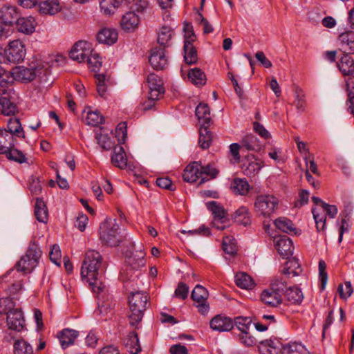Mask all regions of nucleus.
Instances as JSON below:
<instances>
[{
    "label": "nucleus",
    "instance_id": "f257e3e1",
    "mask_svg": "<svg viewBox=\"0 0 354 354\" xmlns=\"http://www.w3.org/2000/svg\"><path fill=\"white\" fill-rule=\"evenodd\" d=\"M102 262V257L100 252L89 250L85 253L81 268L82 279L88 283L92 291L96 294H100L106 289V286L98 279Z\"/></svg>",
    "mask_w": 354,
    "mask_h": 354
},
{
    "label": "nucleus",
    "instance_id": "f03ea898",
    "mask_svg": "<svg viewBox=\"0 0 354 354\" xmlns=\"http://www.w3.org/2000/svg\"><path fill=\"white\" fill-rule=\"evenodd\" d=\"M148 297L145 292L138 291L131 293L129 297V324L135 326L140 322L142 319L144 312L147 308Z\"/></svg>",
    "mask_w": 354,
    "mask_h": 354
},
{
    "label": "nucleus",
    "instance_id": "7ed1b4c3",
    "mask_svg": "<svg viewBox=\"0 0 354 354\" xmlns=\"http://www.w3.org/2000/svg\"><path fill=\"white\" fill-rule=\"evenodd\" d=\"M100 239L103 245L115 247L123 240L115 220H106L100 227Z\"/></svg>",
    "mask_w": 354,
    "mask_h": 354
},
{
    "label": "nucleus",
    "instance_id": "20e7f679",
    "mask_svg": "<svg viewBox=\"0 0 354 354\" xmlns=\"http://www.w3.org/2000/svg\"><path fill=\"white\" fill-rule=\"evenodd\" d=\"M254 207L257 214L269 218L277 210L279 199L274 195H259L255 198Z\"/></svg>",
    "mask_w": 354,
    "mask_h": 354
},
{
    "label": "nucleus",
    "instance_id": "39448f33",
    "mask_svg": "<svg viewBox=\"0 0 354 354\" xmlns=\"http://www.w3.org/2000/svg\"><path fill=\"white\" fill-rule=\"evenodd\" d=\"M26 53L25 45L19 39L10 41L5 50L7 59L12 63L22 62L26 56Z\"/></svg>",
    "mask_w": 354,
    "mask_h": 354
},
{
    "label": "nucleus",
    "instance_id": "423d86ee",
    "mask_svg": "<svg viewBox=\"0 0 354 354\" xmlns=\"http://www.w3.org/2000/svg\"><path fill=\"white\" fill-rule=\"evenodd\" d=\"M42 68L18 66L13 70L14 80L21 82H31L41 73Z\"/></svg>",
    "mask_w": 354,
    "mask_h": 354
},
{
    "label": "nucleus",
    "instance_id": "0eeeda50",
    "mask_svg": "<svg viewBox=\"0 0 354 354\" xmlns=\"http://www.w3.org/2000/svg\"><path fill=\"white\" fill-rule=\"evenodd\" d=\"M151 99H160L165 93L162 79L155 73H150L147 77Z\"/></svg>",
    "mask_w": 354,
    "mask_h": 354
},
{
    "label": "nucleus",
    "instance_id": "6e6552de",
    "mask_svg": "<svg viewBox=\"0 0 354 354\" xmlns=\"http://www.w3.org/2000/svg\"><path fill=\"white\" fill-rule=\"evenodd\" d=\"M274 247L283 258L289 259L293 254L292 241L286 235L274 238Z\"/></svg>",
    "mask_w": 354,
    "mask_h": 354
},
{
    "label": "nucleus",
    "instance_id": "1a4fd4ad",
    "mask_svg": "<svg viewBox=\"0 0 354 354\" xmlns=\"http://www.w3.org/2000/svg\"><path fill=\"white\" fill-rule=\"evenodd\" d=\"M90 44L84 41H79L75 44L70 51V57L80 63L84 62L91 53Z\"/></svg>",
    "mask_w": 354,
    "mask_h": 354
},
{
    "label": "nucleus",
    "instance_id": "9d476101",
    "mask_svg": "<svg viewBox=\"0 0 354 354\" xmlns=\"http://www.w3.org/2000/svg\"><path fill=\"white\" fill-rule=\"evenodd\" d=\"M282 348V343L276 337L261 341L258 345L260 354H279Z\"/></svg>",
    "mask_w": 354,
    "mask_h": 354
},
{
    "label": "nucleus",
    "instance_id": "9b49d317",
    "mask_svg": "<svg viewBox=\"0 0 354 354\" xmlns=\"http://www.w3.org/2000/svg\"><path fill=\"white\" fill-rule=\"evenodd\" d=\"M149 60L151 66L157 71L163 70L167 66V59L162 47L153 48Z\"/></svg>",
    "mask_w": 354,
    "mask_h": 354
},
{
    "label": "nucleus",
    "instance_id": "f8f14e48",
    "mask_svg": "<svg viewBox=\"0 0 354 354\" xmlns=\"http://www.w3.org/2000/svg\"><path fill=\"white\" fill-rule=\"evenodd\" d=\"M7 325L9 329L21 331L25 326V319L20 309L16 308L7 315Z\"/></svg>",
    "mask_w": 354,
    "mask_h": 354
},
{
    "label": "nucleus",
    "instance_id": "ddd939ff",
    "mask_svg": "<svg viewBox=\"0 0 354 354\" xmlns=\"http://www.w3.org/2000/svg\"><path fill=\"white\" fill-rule=\"evenodd\" d=\"M263 165V162L254 156H248L246 162L242 166L243 172L247 176H255Z\"/></svg>",
    "mask_w": 354,
    "mask_h": 354
},
{
    "label": "nucleus",
    "instance_id": "4468645a",
    "mask_svg": "<svg viewBox=\"0 0 354 354\" xmlns=\"http://www.w3.org/2000/svg\"><path fill=\"white\" fill-rule=\"evenodd\" d=\"M210 328L218 332L230 331L233 328L232 319L227 317L218 315L210 321Z\"/></svg>",
    "mask_w": 354,
    "mask_h": 354
},
{
    "label": "nucleus",
    "instance_id": "2eb2a0df",
    "mask_svg": "<svg viewBox=\"0 0 354 354\" xmlns=\"http://www.w3.org/2000/svg\"><path fill=\"white\" fill-rule=\"evenodd\" d=\"M339 49L345 54L354 53V31H346L338 37Z\"/></svg>",
    "mask_w": 354,
    "mask_h": 354
},
{
    "label": "nucleus",
    "instance_id": "dca6fc26",
    "mask_svg": "<svg viewBox=\"0 0 354 354\" xmlns=\"http://www.w3.org/2000/svg\"><path fill=\"white\" fill-rule=\"evenodd\" d=\"M19 13L15 6H3L0 9L1 22L8 27L17 22Z\"/></svg>",
    "mask_w": 354,
    "mask_h": 354
},
{
    "label": "nucleus",
    "instance_id": "f3484780",
    "mask_svg": "<svg viewBox=\"0 0 354 354\" xmlns=\"http://www.w3.org/2000/svg\"><path fill=\"white\" fill-rule=\"evenodd\" d=\"M261 301L270 307L276 308L282 304L283 297L276 292L268 288L262 291L261 294Z\"/></svg>",
    "mask_w": 354,
    "mask_h": 354
},
{
    "label": "nucleus",
    "instance_id": "a211bd4d",
    "mask_svg": "<svg viewBox=\"0 0 354 354\" xmlns=\"http://www.w3.org/2000/svg\"><path fill=\"white\" fill-rule=\"evenodd\" d=\"M140 24V18L135 12H128L122 16L120 26L125 32H133L138 28Z\"/></svg>",
    "mask_w": 354,
    "mask_h": 354
},
{
    "label": "nucleus",
    "instance_id": "6ab92c4d",
    "mask_svg": "<svg viewBox=\"0 0 354 354\" xmlns=\"http://www.w3.org/2000/svg\"><path fill=\"white\" fill-rule=\"evenodd\" d=\"M200 164L194 162L189 164L184 169L183 174V180L188 183H195L201 179Z\"/></svg>",
    "mask_w": 354,
    "mask_h": 354
},
{
    "label": "nucleus",
    "instance_id": "aec40b11",
    "mask_svg": "<svg viewBox=\"0 0 354 354\" xmlns=\"http://www.w3.org/2000/svg\"><path fill=\"white\" fill-rule=\"evenodd\" d=\"M79 336V332L77 330L64 328L58 335L60 345L63 349H65L73 344L75 340Z\"/></svg>",
    "mask_w": 354,
    "mask_h": 354
},
{
    "label": "nucleus",
    "instance_id": "412c9836",
    "mask_svg": "<svg viewBox=\"0 0 354 354\" xmlns=\"http://www.w3.org/2000/svg\"><path fill=\"white\" fill-rule=\"evenodd\" d=\"M118 34L115 29L102 28L97 35V39L100 43L112 45L118 40Z\"/></svg>",
    "mask_w": 354,
    "mask_h": 354
},
{
    "label": "nucleus",
    "instance_id": "4be33fe9",
    "mask_svg": "<svg viewBox=\"0 0 354 354\" xmlns=\"http://www.w3.org/2000/svg\"><path fill=\"white\" fill-rule=\"evenodd\" d=\"M112 164L121 169H124L127 165V158L124 148L122 146H116L113 149L111 156Z\"/></svg>",
    "mask_w": 354,
    "mask_h": 354
},
{
    "label": "nucleus",
    "instance_id": "5701e85b",
    "mask_svg": "<svg viewBox=\"0 0 354 354\" xmlns=\"http://www.w3.org/2000/svg\"><path fill=\"white\" fill-rule=\"evenodd\" d=\"M207 208L212 212L214 215L212 225H218V222L221 219H226L227 213L224 207L216 201H210L206 203Z\"/></svg>",
    "mask_w": 354,
    "mask_h": 354
},
{
    "label": "nucleus",
    "instance_id": "b1692460",
    "mask_svg": "<svg viewBox=\"0 0 354 354\" xmlns=\"http://www.w3.org/2000/svg\"><path fill=\"white\" fill-rule=\"evenodd\" d=\"M17 27L19 32L29 35L35 31L36 22L33 17H19L17 22Z\"/></svg>",
    "mask_w": 354,
    "mask_h": 354
},
{
    "label": "nucleus",
    "instance_id": "393cba45",
    "mask_svg": "<svg viewBox=\"0 0 354 354\" xmlns=\"http://www.w3.org/2000/svg\"><path fill=\"white\" fill-rule=\"evenodd\" d=\"M60 10L59 3L57 0H46L39 4V10L45 15H55Z\"/></svg>",
    "mask_w": 354,
    "mask_h": 354
},
{
    "label": "nucleus",
    "instance_id": "a878e982",
    "mask_svg": "<svg viewBox=\"0 0 354 354\" xmlns=\"http://www.w3.org/2000/svg\"><path fill=\"white\" fill-rule=\"evenodd\" d=\"M241 147L245 149L248 151H258L261 149V145L254 134H248L245 136L241 141Z\"/></svg>",
    "mask_w": 354,
    "mask_h": 354
},
{
    "label": "nucleus",
    "instance_id": "bb28decb",
    "mask_svg": "<svg viewBox=\"0 0 354 354\" xmlns=\"http://www.w3.org/2000/svg\"><path fill=\"white\" fill-rule=\"evenodd\" d=\"M196 115L201 126L209 125L211 122L210 111L207 104L201 103L196 108Z\"/></svg>",
    "mask_w": 354,
    "mask_h": 354
},
{
    "label": "nucleus",
    "instance_id": "cd10ccee",
    "mask_svg": "<svg viewBox=\"0 0 354 354\" xmlns=\"http://www.w3.org/2000/svg\"><path fill=\"white\" fill-rule=\"evenodd\" d=\"M35 215L39 222L45 223L48 221V209L42 198H36Z\"/></svg>",
    "mask_w": 354,
    "mask_h": 354
},
{
    "label": "nucleus",
    "instance_id": "c85d7f7f",
    "mask_svg": "<svg viewBox=\"0 0 354 354\" xmlns=\"http://www.w3.org/2000/svg\"><path fill=\"white\" fill-rule=\"evenodd\" d=\"M145 253L142 250H136L131 256L128 257V263L133 270H138L145 266Z\"/></svg>",
    "mask_w": 354,
    "mask_h": 354
},
{
    "label": "nucleus",
    "instance_id": "c756f323",
    "mask_svg": "<svg viewBox=\"0 0 354 354\" xmlns=\"http://www.w3.org/2000/svg\"><path fill=\"white\" fill-rule=\"evenodd\" d=\"M38 261L34 259H30L28 257L23 256L19 261L16 265L17 271L23 272L24 273L30 272L37 266Z\"/></svg>",
    "mask_w": 354,
    "mask_h": 354
},
{
    "label": "nucleus",
    "instance_id": "7c9ffc66",
    "mask_svg": "<svg viewBox=\"0 0 354 354\" xmlns=\"http://www.w3.org/2000/svg\"><path fill=\"white\" fill-rule=\"evenodd\" d=\"M231 189L236 194L244 196L248 193L250 185L245 179L236 178L232 182Z\"/></svg>",
    "mask_w": 354,
    "mask_h": 354
},
{
    "label": "nucleus",
    "instance_id": "2f4dec72",
    "mask_svg": "<svg viewBox=\"0 0 354 354\" xmlns=\"http://www.w3.org/2000/svg\"><path fill=\"white\" fill-rule=\"evenodd\" d=\"M174 35L173 30L167 26H163L158 34V42L160 44L159 47L165 49L170 45V41Z\"/></svg>",
    "mask_w": 354,
    "mask_h": 354
},
{
    "label": "nucleus",
    "instance_id": "473e14b6",
    "mask_svg": "<svg viewBox=\"0 0 354 354\" xmlns=\"http://www.w3.org/2000/svg\"><path fill=\"white\" fill-rule=\"evenodd\" d=\"M274 223L276 227L283 232L297 234L295 225L288 218L279 217L274 221Z\"/></svg>",
    "mask_w": 354,
    "mask_h": 354
},
{
    "label": "nucleus",
    "instance_id": "72a5a7b5",
    "mask_svg": "<svg viewBox=\"0 0 354 354\" xmlns=\"http://www.w3.org/2000/svg\"><path fill=\"white\" fill-rule=\"evenodd\" d=\"M338 66L344 75H349L354 72V60L348 54H344L342 57Z\"/></svg>",
    "mask_w": 354,
    "mask_h": 354
},
{
    "label": "nucleus",
    "instance_id": "f704fd0d",
    "mask_svg": "<svg viewBox=\"0 0 354 354\" xmlns=\"http://www.w3.org/2000/svg\"><path fill=\"white\" fill-rule=\"evenodd\" d=\"M233 219L245 226L250 224L251 218H250V213L248 207L245 206L240 207L234 214Z\"/></svg>",
    "mask_w": 354,
    "mask_h": 354
},
{
    "label": "nucleus",
    "instance_id": "c9c22d12",
    "mask_svg": "<svg viewBox=\"0 0 354 354\" xmlns=\"http://www.w3.org/2000/svg\"><path fill=\"white\" fill-rule=\"evenodd\" d=\"M125 346L128 351L132 354H137L141 351L138 335L136 333L131 332L129 334L128 338L125 342Z\"/></svg>",
    "mask_w": 354,
    "mask_h": 354
},
{
    "label": "nucleus",
    "instance_id": "e433bc0d",
    "mask_svg": "<svg viewBox=\"0 0 354 354\" xmlns=\"http://www.w3.org/2000/svg\"><path fill=\"white\" fill-rule=\"evenodd\" d=\"M236 286L242 289H252L254 283L250 275L245 272H239L235 275Z\"/></svg>",
    "mask_w": 354,
    "mask_h": 354
},
{
    "label": "nucleus",
    "instance_id": "4c0bfd02",
    "mask_svg": "<svg viewBox=\"0 0 354 354\" xmlns=\"http://www.w3.org/2000/svg\"><path fill=\"white\" fill-rule=\"evenodd\" d=\"M14 137L6 130L0 129V153H4L13 145Z\"/></svg>",
    "mask_w": 354,
    "mask_h": 354
},
{
    "label": "nucleus",
    "instance_id": "58836bf2",
    "mask_svg": "<svg viewBox=\"0 0 354 354\" xmlns=\"http://www.w3.org/2000/svg\"><path fill=\"white\" fill-rule=\"evenodd\" d=\"M284 296L288 301L292 304H299L301 302L304 295L301 289L297 287H289L284 292Z\"/></svg>",
    "mask_w": 354,
    "mask_h": 354
},
{
    "label": "nucleus",
    "instance_id": "ea45409f",
    "mask_svg": "<svg viewBox=\"0 0 354 354\" xmlns=\"http://www.w3.org/2000/svg\"><path fill=\"white\" fill-rule=\"evenodd\" d=\"M301 272L299 261L295 258L289 259L283 270L286 275L298 276Z\"/></svg>",
    "mask_w": 354,
    "mask_h": 354
},
{
    "label": "nucleus",
    "instance_id": "a19ab883",
    "mask_svg": "<svg viewBox=\"0 0 354 354\" xmlns=\"http://www.w3.org/2000/svg\"><path fill=\"white\" fill-rule=\"evenodd\" d=\"M208 126H201L200 128L198 143L203 149L209 147L212 140V133L207 130Z\"/></svg>",
    "mask_w": 354,
    "mask_h": 354
},
{
    "label": "nucleus",
    "instance_id": "79ce46f5",
    "mask_svg": "<svg viewBox=\"0 0 354 354\" xmlns=\"http://www.w3.org/2000/svg\"><path fill=\"white\" fill-rule=\"evenodd\" d=\"M183 49L185 62L189 65L195 64L197 62L198 55L193 44L189 42L184 44Z\"/></svg>",
    "mask_w": 354,
    "mask_h": 354
},
{
    "label": "nucleus",
    "instance_id": "37998d69",
    "mask_svg": "<svg viewBox=\"0 0 354 354\" xmlns=\"http://www.w3.org/2000/svg\"><path fill=\"white\" fill-rule=\"evenodd\" d=\"M281 354H310L307 351L304 346L293 342L283 345Z\"/></svg>",
    "mask_w": 354,
    "mask_h": 354
},
{
    "label": "nucleus",
    "instance_id": "c03bdc74",
    "mask_svg": "<svg viewBox=\"0 0 354 354\" xmlns=\"http://www.w3.org/2000/svg\"><path fill=\"white\" fill-rule=\"evenodd\" d=\"M188 78L196 85H204L206 83V76L198 68L191 69L188 73Z\"/></svg>",
    "mask_w": 354,
    "mask_h": 354
},
{
    "label": "nucleus",
    "instance_id": "a18cd8bd",
    "mask_svg": "<svg viewBox=\"0 0 354 354\" xmlns=\"http://www.w3.org/2000/svg\"><path fill=\"white\" fill-rule=\"evenodd\" d=\"M8 132L10 133L12 136L16 135L18 137L25 138L21 122L17 118H10L8 122Z\"/></svg>",
    "mask_w": 354,
    "mask_h": 354
},
{
    "label": "nucleus",
    "instance_id": "49530a36",
    "mask_svg": "<svg viewBox=\"0 0 354 354\" xmlns=\"http://www.w3.org/2000/svg\"><path fill=\"white\" fill-rule=\"evenodd\" d=\"M200 172L201 173V176L199 184H202L209 179L215 178L218 174V170L210 165L203 167L200 164Z\"/></svg>",
    "mask_w": 354,
    "mask_h": 354
},
{
    "label": "nucleus",
    "instance_id": "de8ad7c7",
    "mask_svg": "<svg viewBox=\"0 0 354 354\" xmlns=\"http://www.w3.org/2000/svg\"><path fill=\"white\" fill-rule=\"evenodd\" d=\"M100 7L101 12L106 16H111L115 13L120 6L115 0H100Z\"/></svg>",
    "mask_w": 354,
    "mask_h": 354
},
{
    "label": "nucleus",
    "instance_id": "09e8293b",
    "mask_svg": "<svg viewBox=\"0 0 354 354\" xmlns=\"http://www.w3.org/2000/svg\"><path fill=\"white\" fill-rule=\"evenodd\" d=\"M14 354H33V348L24 339H17L14 343Z\"/></svg>",
    "mask_w": 354,
    "mask_h": 354
},
{
    "label": "nucleus",
    "instance_id": "8fccbe9b",
    "mask_svg": "<svg viewBox=\"0 0 354 354\" xmlns=\"http://www.w3.org/2000/svg\"><path fill=\"white\" fill-rule=\"evenodd\" d=\"M294 95L295 98L294 101V105L295 106L297 110L299 112L304 111L306 102L304 91L298 86H296L294 89Z\"/></svg>",
    "mask_w": 354,
    "mask_h": 354
},
{
    "label": "nucleus",
    "instance_id": "3c124183",
    "mask_svg": "<svg viewBox=\"0 0 354 354\" xmlns=\"http://www.w3.org/2000/svg\"><path fill=\"white\" fill-rule=\"evenodd\" d=\"M16 106L10 100L4 96L0 97V113L5 115H10L15 113Z\"/></svg>",
    "mask_w": 354,
    "mask_h": 354
},
{
    "label": "nucleus",
    "instance_id": "603ef678",
    "mask_svg": "<svg viewBox=\"0 0 354 354\" xmlns=\"http://www.w3.org/2000/svg\"><path fill=\"white\" fill-rule=\"evenodd\" d=\"M223 251L228 254L234 255L237 252V246L235 239L232 236H225L223 239Z\"/></svg>",
    "mask_w": 354,
    "mask_h": 354
},
{
    "label": "nucleus",
    "instance_id": "864d4df0",
    "mask_svg": "<svg viewBox=\"0 0 354 354\" xmlns=\"http://www.w3.org/2000/svg\"><path fill=\"white\" fill-rule=\"evenodd\" d=\"M85 62H86L88 68L93 71L100 70L102 66L101 58L99 55L93 50H91Z\"/></svg>",
    "mask_w": 354,
    "mask_h": 354
},
{
    "label": "nucleus",
    "instance_id": "5fc2aeb1",
    "mask_svg": "<svg viewBox=\"0 0 354 354\" xmlns=\"http://www.w3.org/2000/svg\"><path fill=\"white\" fill-rule=\"evenodd\" d=\"M191 297L196 303L203 302L207 299L208 292L203 286L197 285L193 290Z\"/></svg>",
    "mask_w": 354,
    "mask_h": 354
},
{
    "label": "nucleus",
    "instance_id": "6e6d98bb",
    "mask_svg": "<svg viewBox=\"0 0 354 354\" xmlns=\"http://www.w3.org/2000/svg\"><path fill=\"white\" fill-rule=\"evenodd\" d=\"M3 154H6V156L8 159L14 160L15 162L22 163L26 161V157L24 154L18 149L15 148V144L10 149H8Z\"/></svg>",
    "mask_w": 354,
    "mask_h": 354
},
{
    "label": "nucleus",
    "instance_id": "4d7b16f0",
    "mask_svg": "<svg viewBox=\"0 0 354 354\" xmlns=\"http://www.w3.org/2000/svg\"><path fill=\"white\" fill-rule=\"evenodd\" d=\"M104 120V117L97 111L88 112L85 118L86 124L93 127L102 124Z\"/></svg>",
    "mask_w": 354,
    "mask_h": 354
},
{
    "label": "nucleus",
    "instance_id": "13d9d810",
    "mask_svg": "<svg viewBox=\"0 0 354 354\" xmlns=\"http://www.w3.org/2000/svg\"><path fill=\"white\" fill-rule=\"evenodd\" d=\"M312 212L318 231H323L326 227V216L318 208H313Z\"/></svg>",
    "mask_w": 354,
    "mask_h": 354
},
{
    "label": "nucleus",
    "instance_id": "bf43d9fd",
    "mask_svg": "<svg viewBox=\"0 0 354 354\" xmlns=\"http://www.w3.org/2000/svg\"><path fill=\"white\" fill-rule=\"evenodd\" d=\"M15 306V302L10 297L0 298V314L8 315L10 312L16 309Z\"/></svg>",
    "mask_w": 354,
    "mask_h": 354
},
{
    "label": "nucleus",
    "instance_id": "052dcab7",
    "mask_svg": "<svg viewBox=\"0 0 354 354\" xmlns=\"http://www.w3.org/2000/svg\"><path fill=\"white\" fill-rule=\"evenodd\" d=\"M269 288H270L274 292L279 293L281 296L284 295L285 291L287 288V283L286 281L283 280L281 278H276L271 282Z\"/></svg>",
    "mask_w": 354,
    "mask_h": 354
},
{
    "label": "nucleus",
    "instance_id": "680f3d73",
    "mask_svg": "<svg viewBox=\"0 0 354 354\" xmlns=\"http://www.w3.org/2000/svg\"><path fill=\"white\" fill-rule=\"evenodd\" d=\"M14 81L13 73L6 71L0 66V86L6 87Z\"/></svg>",
    "mask_w": 354,
    "mask_h": 354
},
{
    "label": "nucleus",
    "instance_id": "e2e57ef3",
    "mask_svg": "<svg viewBox=\"0 0 354 354\" xmlns=\"http://www.w3.org/2000/svg\"><path fill=\"white\" fill-rule=\"evenodd\" d=\"M25 255L32 259L34 258L35 261L39 262V259L41 255V251L37 244L35 242H31L29 244L28 250Z\"/></svg>",
    "mask_w": 354,
    "mask_h": 354
},
{
    "label": "nucleus",
    "instance_id": "0e129e2a",
    "mask_svg": "<svg viewBox=\"0 0 354 354\" xmlns=\"http://www.w3.org/2000/svg\"><path fill=\"white\" fill-rule=\"evenodd\" d=\"M49 257L50 261L57 266H60L62 259V253L59 246L54 244L50 251Z\"/></svg>",
    "mask_w": 354,
    "mask_h": 354
},
{
    "label": "nucleus",
    "instance_id": "69168bd1",
    "mask_svg": "<svg viewBox=\"0 0 354 354\" xmlns=\"http://www.w3.org/2000/svg\"><path fill=\"white\" fill-rule=\"evenodd\" d=\"M251 322L250 318L247 317H237L234 319V324L241 332L248 330Z\"/></svg>",
    "mask_w": 354,
    "mask_h": 354
},
{
    "label": "nucleus",
    "instance_id": "338daca9",
    "mask_svg": "<svg viewBox=\"0 0 354 354\" xmlns=\"http://www.w3.org/2000/svg\"><path fill=\"white\" fill-rule=\"evenodd\" d=\"M127 135V124L125 122L118 124L115 129V137L120 143L125 142Z\"/></svg>",
    "mask_w": 354,
    "mask_h": 354
},
{
    "label": "nucleus",
    "instance_id": "774afa93",
    "mask_svg": "<svg viewBox=\"0 0 354 354\" xmlns=\"http://www.w3.org/2000/svg\"><path fill=\"white\" fill-rule=\"evenodd\" d=\"M239 339L240 342L246 346H252L257 342L255 338L251 336L248 330L241 332L239 335Z\"/></svg>",
    "mask_w": 354,
    "mask_h": 354
}]
</instances>
